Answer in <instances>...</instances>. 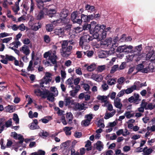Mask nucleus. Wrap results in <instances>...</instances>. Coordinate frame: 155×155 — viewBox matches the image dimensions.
<instances>
[{
    "instance_id": "obj_1",
    "label": "nucleus",
    "mask_w": 155,
    "mask_h": 155,
    "mask_svg": "<svg viewBox=\"0 0 155 155\" xmlns=\"http://www.w3.org/2000/svg\"><path fill=\"white\" fill-rule=\"evenodd\" d=\"M57 48L56 46H53V48L54 50H50L45 52L44 54V58L47 60V61L44 62L45 65L47 66H51L50 63H52V64L55 65L54 69L55 71L57 69V60L58 59L55 50Z\"/></svg>"
},
{
    "instance_id": "obj_2",
    "label": "nucleus",
    "mask_w": 155,
    "mask_h": 155,
    "mask_svg": "<svg viewBox=\"0 0 155 155\" xmlns=\"http://www.w3.org/2000/svg\"><path fill=\"white\" fill-rule=\"evenodd\" d=\"M95 27L93 30L94 33L93 36L95 38H97L99 40L105 39L107 35L106 31H104L106 27L104 25L97 24L94 25Z\"/></svg>"
},
{
    "instance_id": "obj_3",
    "label": "nucleus",
    "mask_w": 155,
    "mask_h": 155,
    "mask_svg": "<svg viewBox=\"0 0 155 155\" xmlns=\"http://www.w3.org/2000/svg\"><path fill=\"white\" fill-rule=\"evenodd\" d=\"M69 43L70 45H74L75 42L72 40L68 41L64 40L63 41L61 45V55L64 57H67L69 56L71 54V51L72 49V46L69 45L68 46Z\"/></svg>"
},
{
    "instance_id": "obj_4",
    "label": "nucleus",
    "mask_w": 155,
    "mask_h": 155,
    "mask_svg": "<svg viewBox=\"0 0 155 155\" xmlns=\"http://www.w3.org/2000/svg\"><path fill=\"white\" fill-rule=\"evenodd\" d=\"M68 15V11L66 9H63L60 14V18L56 21H53V24L56 25H61L68 23L69 19L67 18Z\"/></svg>"
},
{
    "instance_id": "obj_5",
    "label": "nucleus",
    "mask_w": 155,
    "mask_h": 155,
    "mask_svg": "<svg viewBox=\"0 0 155 155\" xmlns=\"http://www.w3.org/2000/svg\"><path fill=\"white\" fill-rule=\"evenodd\" d=\"M147 60H150L151 62L149 63L148 67L150 71L153 72L155 71V53L153 50L149 51L146 55Z\"/></svg>"
},
{
    "instance_id": "obj_6",
    "label": "nucleus",
    "mask_w": 155,
    "mask_h": 155,
    "mask_svg": "<svg viewBox=\"0 0 155 155\" xmlns=\"http://www.w3.org/2000/svg\"><path fill=\"white\" fill-rule=\"evenodd\" d=\"M45 12L47 15L50 17H52L58 15L56 13V7L53 5L51 4L46 6Z\"/></svg>"
},
{
    "instance_id": "obj_7",
    "label": "nucleus",
    "mask_w": 155,
    "mask_h": 155,
    "mask_svg": "<svg viewBox=\"0 0 155 155\" xmlns=\"http://www.w3.org/2000/svg\"><path fill=\"white\" fill-rule=\"evenodd\" d=\"M133 47L131 45H123L119 46L117 49V51L118 52H124L125 53H128L130 52L132 53Z\"/></svg>"
},
{
    "instance_id": "obj_8",
    "label": "nucleus",
    "mask_w": 155,
    "mask_h": 155,
    "mask_svg": "<svg viewBox=\"0 0 155 155\" xmlns=\"http://www.w3.org/2000/svg\"><path fill=\"white\" fill-rule=\"evenodd\" d=\"M52 74L49 72H46L45 76L41 81L40 83V85L42 87H45V85L47 84H49V82L51 80Z\"/></svg>"
},
{
    "instance_id": "obj_9",
    "label": "nucleus",
    "mask_w": 155,
    "mask_h": 155,
    "mask_svg": "<svg viewBox=\"0 0 155 155\" xmlns=\"http://www.w3.org/2000/svg\"><path fill=\"white\" fill-rule=\"evenodd\" d=\"M142 49V45H138L134 47L132 50V53H133L134 56H136L140 60L142 56L141 55Z\"/></svg>"
},
{
    "instance_id": "obj_10",
    "label": "nucleus",
    "mask_w": 155,
    "mask_h": 155,
    "mask_svg": "<svg viewBox=\"0 0 155 155\" xmlns=\"http://www.w3.org/2000/svg\"><path fill=\"white\" fill-rule=\"evenodd\" d=\"M92 38L88 34H84L80 38V45H83L89 42L92 39Z\"/></svg>"
},
{
    "instance_id": "obj_11",
    "label": "nucleus",
    "mask_w": 155,
    "mask_h": 155,
    "mask_svg": "<svg viewBox=\"0 0 155 155\" xmlns=\"http://www.w3.org/2000/svg\"><path fill=\"white\" fill-rule=\"evenodd\" d=\"M139 95L138 94L134 93L133 96H131L128 99L129 102H133L136 104L139 103L140 100L139 98Z\"/></svg>"
},
{
    "instance_id": "obj_12",
    "label": "nucleus",
    "mask_w": 155,
    "mask_h": 155,
    "mask_svg": "<svg viewBox=\"0 0 155 155\" xmlns=\"http://www.w3.org/2000/svg\"><path fill=\"white\" fill-rule=\"evenodd\" d=\"M140 84V82L137 81L134 83V85L131 87H130L128 88L125 90V93L127 94H130L134 90H138L137 89V86Z\"/></svg>"
},
{
    "instance_id": "obj_13",
    "label": "nucleus",
    "mask_w": 155,
    "mask_h": 155,
    "mask_svg": "<svg viewBox=\"0 0 155 155\" xmlns=\"http://www.w3.org/2000/svg\"><path fill=\"white\" fill-rule=\"evenodd\" d=\"M112 38H109L101 42V47L102 48H106L110 46Z\"/></svg>"
},
{
    "instance_id": "obj_14",
    "label": "nucleus",
    "mask_w": 155,
    "mask_h": 155,
    "mask_svg": "<svg viewBox=\"0 0 155 155\" xmlns=\"http://www.w3.org/2000/svg\"><path fill=\"white\" fill-rule=\"evenodd\" d=\"M20 51L25 55H28L30 53V50L27 45H24L20 48Z\"/></svg>"
},
{
    "instance_id": "obj_15",
    "label": "nucleus",
    "mask_w": 155,
    "mask_h": 155,
    "mask_svg": "<svg viewBox=\"0 0 155 155\" xmlns=\"http://www.w3.org/2000/svg\"><path fill=\"white\" fill-rule=\"evenodd\" d=\"M29 24L31 29L34 31H37L40 28L41 26V24L39 22L31 24V21H30L29 22Z\"/></svg>"
},
{
    "instance_id": "obj_16",
    "label": "nucleus",
    "mask_w": 155,
    "mask_h": 155,
    "mask_svg": "<svg viewBox=\"0 0 155 155\" xmlns=\"http://www.w3.org/2000/svg\"><path fill=\"white\" fill-rule=\"evenodd\" d=\"M96 24L97 22L94 21H92L90 24L85 23L83 26V30H89L91 32V27H94Z\"/></svg>"
},
{
    "instance_id": "obj_17",
    "label": "nucleus",
    "mask_w": 155,
    "mask_h": 155,
    "mask_svg": "<svg viewBox=\"0 0 155 155\" xmlns=\"http://www.w3.org/2000/svg\"><path fill=\"white\" fill-rule=\"evenodd\" d=\"M114 105L116 108L120 110L122 107V105L121 102V99L116 97L114 100Z\"/></svg>"
},
{
    "instance_id": "obj_18",
    "label": "nucleus",
    "mask_w": 155,
    "mask_h": 155,
    "mask_svg": "<svg viewBox=\"0 0 155 155\" xmlns=\"http://www.w3.org/2000/svg\"><path fill=\"white\" fill-rule=\"evenodd\" d=\"M104 146L103 143L99 140L94 145L96 149L99 151H101L102 150Z\"/></svg>"
},
{
    "instance_id": "obj_19",
    "label": "nucleus",
    "mask_w": 155,
    "mask_h": 155,
    "mask_svg": "<svg viewBox=\"0 0 155 155\" xmlns=\"http://www.w3.org/2000/svg\"><path fill=\"white\" fill-rule=\"evenodd\" d=\"M91 78L97 81H101L102 80L103 77L100 74H93L91 76Z\"/></svg>"
},
{
    "instance_id": "obj_20",
    "label": "nucleus",
    "mask_w": 155,
    "mask_h": 155,
    "mask_svg": "<svg viewBox=\"0 0 155 155\" xmlns=\"http://www.w3.org/2000/svg\"><path fill=\"white\" fill-rule=\"evenodd\" d=\"M75 89L69 92L70 95L72 97H74L77 93L80 90V85L76 86L74 87Z\"/></svg>"
},
{
    "instance_id": "obj_21",
    "label": "nucleus",
    "mask_w": 155,
    "mask_h": 155,
    "mask_svg": "<svg viewBox=\"0 0 155 155\" xmlns=\"http://www.w3.org/2000/svg\"><path fill=\"white\" fill-rule=\"evenodd\" d=\"M54 33L59 37H62L64 34V30L63 28H56L54 30Z\"/></svg>"
},
{
    "instance_id": "obj_22",
    "label": "nucleus",
    "mask_w": 155,
    "mask_h": 155,
    "mask_svg": "<svg viewBox=\"0 0 155 155\" xmlns=\"http://www.w3.org/2000/svg\"><path fill=\"white\" fill-rule=\"evenodd\" d=\"M106 79L107 80V84L109 85H114L116 83V79L111 78V76L109 75H108Z\"/></svg>"
},
{
    "instance_id": "obj_23",
    "label": "nucleus",
    "mask_w": 155,
    "mask_h": 155,
    "mask_svg": "<svg viewBox=\"0 0 155 155\" xmlns=\"http://www.w3.org/2000/svg\"><path fill=\"white\" fill-rule=\"evenodd\" d=\"M11 136L15 139H18L19 140V143H22L23 141V138L22 136L18 135L15 132L12 133Z\"/></svg>"
},
{
    "instance_id": "obj_24",
    "label": "nucleus",
    "mask_w": 155,
    "mask_h": 155,
    "mask_svg": "<svg viewBox=\"0 0 155 155\" xmlns=\"http://www.w3.org/2000/svg\"><path fill=\"white\" fill-rule=\"evenodd\" d=\"M37 3V5L38 7L41 9H42L44 12H45V8L46 6L45 7H44V2L42 0H38L36 1Z\"/></svg>"
},
{
    "instance_id": "obj_25",
    "label": "nucleus",
    "mask_w": 155,
    "mask_h": 155,
    "mask_svg": "<svg viewBox=\"0 0 155 155\" xmlns=\"http://www.w3.org/2000/svg\"><path fill=\"white\" fill-rule=\"evenodd\" d=\"M97 99L101 101V102H104L105 104L107 101V97L106 96H101L99 95L97 96Z\"/></svg>"
},
{
    "instance_id": "obj_26",
    "label": "nucleus",
    "mask_w": 155,
    "mask_h": 155,
    "mask_svg": "<svg viewBox=\"0 0 155 155\" xmlns=\"http://www.w3.org/2000/svg\"><path fill=\"white\" fill-rule=\"evenodd\" d=\"M108 55V52L106 51H102L100 52L98 56L100 58H104L107 57Z\"/></svg>"
},
{
    "instance_id": "obj_27",
    "label": "nucleus",
    "mask_w": 155,
    "mask_h": 155,
    "mask_svg": "<svg viewBox=\"0 0 155 155\" xmlns=\"http://www.w3.org/2000/svg\"><path fill=\"white\" fill-rule=\"evenodd\" d=\"M135 114L132 111H125L124 115L127 118L129 119L133 117L134 115Z\"/></svg>"
},
{
    "instance_id": "obj_28",
    "label": "nucleus",
    "mask_w": 155,
    "mask_h": 155,
    "mask_svg": "<svg viewBox=\"0 0 155 155\" xmlns=\"http://www.w3.org/2000/svg\"><path fill=\"white\" fill-rule=\"evenodd\" d=\"M44 13L42 11L36 13L35 15V18L37 20H40L44 18Z\"/></svg>"
},
{
    "instance_id": "obj_29",
    "label": "nucleus",
    "mask_w": 155,
    "mask_h": 155,
    "mask_svg": "<svg viewBox=\"0 0 155 155\" xmlns=\"http://www.w3.org/2000/svg\"><path fill=\"white\" fill-rule=\"evenodd\" d=\"M153 151V149L152 148H148L146 147L144 148L143 150V154L144 155H149Z\"/></svg>"
},
{
    "instance_id": "obj_30",
    "label": "nucleus",
    "mask_w": 155,
    "mask_h": 155,
    "mask_svg": "<svg viewBox=\"0 0 155 155\" xmlns=\"http://www.w3.org/2000/svg\"><path fill=\"white\" fill-rule=\"evenodd\" d=\"M75 108L76 110H85L87 108V107L85 106V104H76L75 105Z\"/></svg>"
},
{
    "instance_id": "obj_31",
    "label": "nucleus",
    "mask_w": 155,
    "mask_h": 155,
    "mask_svg": "<svg viewBox=\"0 0 155 155\" xmlns=\"http://www.w3.org/2000/svg\"><path fill=\"white\" fill-rule=\"evenodd\" d=\"M116 110H113V111L109 113H107L105 114L104 118L106 119H107L110 117H112L116 113Z\"/></svg>"
},
{
    "instance_id": "obj_32",
    "label": "nucleus",
    "mask_w": 155,
    "mask_h": 155,
    "mask_svg": "<svg viewBox=\"0 0 155 155\" xmlns=\"http://www.w3.org/2000/svg\"><path fill=\"white\" fill-rule=\"evenodd\" d=\"M52 23V24H48L46 26V30L48 32H51L53 29L54 27L53 25H55L53 24V22Z\"/></svg>"
},
{
    "instance_id": "obj_33",
    "label": "nucleus",
    "mask_w": 155,
    "mask_h": 155,
    "mask_svg": "<svg viewBox=\"0 0 155 155\" xmlns=\"http://www.w3.org/2000/svg\"><path fill=\"white\" fill-rule=\"evenodd\" d=\"M50 90L52 92V94H53L54 96L56 97L58 95V91L55 87H51L50 88Z\"/></svg>"
},
{
    "instance_id": "obj_34",
    "label": "nucleus",
    "mask_w": 155,
    "mask_h": 155,
    "mask_svg": "<svg viewBox=\"0 0 155 155\" xmlns=\"http://www.w3.org/2000/svg\"><path fill=\"white\" fill-rule=\"evenodd\" d=\"M127 60L129 61H132L134 58L136 59V61H138L139 60L137 57L136 56H134L133 53H132L131 55H129L127 56Z\"/></svg>"
},
{
    "instance_id": "obj_35",
    "label": "nucleus",
    "mask_w": 155,
    "mask_h": 155,
    "mask_svg": "<svg viewBox=\"0 0 155 155\" xmlns=\"http://www.w3.org/2000/svg\"><path fill=\"white\" fill-rule=\"evenodd\" d=\"M66 117L68 122L70 123H71L73 118V115L70 112L67 113Z\"/></svg>"
},
{
    "instance_id": "obj_36",
    "label": "nucleus",
    "mask_w": 155,
    "mask_h": 155,
    "mask_svg": "<svg viewBox=\"0 0 155 155\" xmlns=\"http://www.w3.org/2000/svg\"><path fill=\"white\" fill-rule=\"evenodd\" d=\"M66 83L67 84L69 85V87H71L72 89L74 88V86L72 79L70 78L68 79L66 81Z\"/></svg>"
},
{
    "instance_id": "obj_37",
    "label": "nucleus",
    "mask_w": 155,
    "mask_h": 155,
    "mask_svg": "<svg viewBox=\"0 0 155 155\" xmlns=\"http://www.w3.org/2000/svg\"><path fill=\"white\" fill-rule=\"evenodd\" d=\"M96 68V65L94 64H92L88 66L87 68V70L89 71H92Z\"/></svg>"
},
{
    "instance_id": "obj_38",
    "label": "nucleus",
    "mask_w": 155,
    "mask_h": 155,
    "mask_svg": "<svg viewBox=\"0 0 155 155\" xmlns=\"http://www.w3.org/2000/svg\"><path fill=\"white\" fill-rule=\"evenodd\" d=\"M72 127H66L64 128V130L66 135H69L71 134V131Z\"/></svg>"
},
{
    "instance_id": "obj_39",
    "label": "nucleus",
    "mask_w": 155,
    "mask_h": 155,
    "mask_svg": "<svg viewBox=\"0 0 155 155\" xmlns=\"http://www.w3.org/2000/svg\"><path fill=\"white\" fill-rule=\"evenodd\" d=\"M104 106L107 107V109L109 111L113 110V107L112 105L108 101H107L105 104H104Z\"/></svg>"
},
{
    "instance_id": "obj_40",
    "label": "nucleus",
    "mask_w": 155,
    "mask_h": 155,
    "mask_svg": "<svg viewBox=\"0 0 155 155\" xmlns=\"http://www.w3.org/2000/svg\"><path fill=\"white\" fill-rule=\"evenodd\" d=\"M85 10L88 11L89 12H91L94 11V7L93 6H91L88 5H87L85 7Z\"/></svg>"
},
{
    "instance_id": "obj_41",
    "label": "nucleus",
    "mask_w": 155,
    "mask_h": 155,
    "mask_svg": "<svg viewBox=\"0 0 155 155\" xmlns=\"http://www.w3.org/2000/svg\"><path fill=\"white\" fill-rule=\"evenodd\" d=\"M18 29L21 31H24L25 30H27L28 28L24 24L22 23L18 26Z\"/></svg>"
},
{
    "instance_id": "obj_42",
    "label": "nucleus",
    "mask_w": 155,
    "mask_h": 155,
    "mask_svg": "<svg viewBox=\"0 0 155 155\" xmlns=\"http://www.w3.org/2000/svg\"><path fill=\"white\" fill-rule=\"evenodd\" d=\"M15 110V107L13 105H8L6 107L7 111L10 113L12 112Z\"/></svg>"
},
{
    "instance_id": "obj_43",
    "label": "nucleus",
    "mask_w": 155,
    "mask_h": 155,
    "mask_svg": "<svg viewBox=\"0 0 155 155\" xmlns=\"http://www.w3.org/2000/svg\"><path fill=\"white\" fill-rule=\"evenodd\" d=\"M91 142L89 140H88L86 142L85 145V147H86V149L87 150L89 151L91 149Z\"/></svg>"
},
{
    "instance_id": "obj_44",
    "label": "nucleus",
    "mask_w": 155,
    "mask_h": 155,
    "mask_svg": "<svg viewBox=\"0 0 155 155\" xmlns=\"http://www.w3.org/2000/svg\"><path fill=\"white\" fill-rule=\"evenodd\" d=\"M21 44V42L18 40L14 41L10 44L11 46L14 45V47L15 48H17L18 46Z\"/></svg>"
},
{
    "instance_id": "obj_45",
    "label": "nucleus",
    "mask_w": 155,
    "mask_h": 155,
    "mask_svg": "<svg viewBox=\"0 0 155 155\" xmlns=\"http://www.w3.org/2000/svg\"><path fill=\"white\" fill-rule=\"evenodd\" d=\"M33 61H30L29 62V64L27 68V70L28 71H32L34 70V67L32 66Z\"/></svg>"
},
{
    "instance_id": "obj_46",
    "label": "nucleus",
    "mask_w": 155,
    "mask_h": 155,
    "mask_svg": "<svg viewBox=\"0 0 155 155\" xmlns=\"http://www.w3.org/2000/svg\"><path fill=\"white\" fill-rule=\"evenodd\" d=\"M97 124L99 127L104 128V125L103 119H101L99 120L97 122Z\"/></svg>"
},
{
    "instance_id": "obj_47",
    "label": "nucleus",
    "mask_w": 155,
    "mask_h": 155,
    "mask_svg": "<svg viewBox=\"0 0 155 155\" xmlns=\"http://www.w3.org/2000/svg\"><path fill=\"white\" fill-rule=\"evenodd\" d=\"M118 68V64L114 65L110 71V73L113 74L114 73Z\"/></svg>"
},
{
    "instance_id": "obj_48",
    "label": "nucleus",
    "mask_w": 155,
    "mask_h": 155,
    "mask_svg": "<svg viewBox=\"0 0 155 155\" xmlns=\"http://www.w3.org/2000/svg\"><path fill=\"white\" fill-rule=\"evenodd\" d=\"M81 19L82 21L84 22H88L87 16V15L82 14L81 16Z\"/></svg>"
},
{
    "instance_id": "obj_49",
    "label": "nucleus",
    "mask_w": 155,
    "mask_h": 155,
    "mask_svg": "<svg viewBox=\"0 0 155 155\" xmlns=\"http://www.w3.org/2000/svg\"><path fill=\"white\" fill-rule=\"evenodd\" d=\"M29 127L31 130H35L39 128V127L38 125L32 123L30 124Z\"/></svg>"
},
{
    "instance_id": "obj_50",
    "label": "nucleus",
    "mask_w": 155,
    "mask_h": 155,
    "mask_svg": "<svg viewBox=\"0 0 155 155\" xmlns=\"http://www.w3.org/2000/svg\"><path fill=\"white\" fill-rule=\"evenodd\" d=\"M35 94L38 96H41L43 95V92L40 89H36L34 91Z\"/></svg>"
},
{
    "instance_id": "obj_51",
    "label": "nucleus",
    "mask_w": 155,
    "mask_h": 155,
    "mask_svg": "<svg viewBox=\"0 0 155 155\" xmlns=\"http://www.w3.org/2000/svg\"><path fill=\"white\" fill-rule=\"evenodd\" d=\"M53 94L50 93L47 97V99L51 102H53L54 100V97Z\"/></svg>"
},
{
    "instance_id": "obj_52",
    "label": "nucleus",
    "mask_w": 155,
    "mask_h": 155,
    "mask_svg": "<svg viewBox=\"0 0 155 155\" xmlns=\"http://www.w3.org/2000/svg\"><path fill=\"white\" fill-rule=\"evenodd\" d=\"M77 16V13L75 12H73L71 14V18L73 22L76 19Z\"/></svg>"
},
{
    "instance_id": "obj_53",
    "label": "nucleus",
    "mask_w": 155,
    "mask_h": 155,
    "mask_svg": "<svg viewBox=\"0 0 155 155\" xmlns=\"http://www.w3.org/2000/svg\"><path fill=\"white\" fill-rule=\"evenodd\" d=\"M44 40L45 42L48 43L50 41V38L48 35H45L44 36Z\"/></svg>"
},
{
    "instance_id": "obj_54",
    "label": "nucleus",
    "mask_w": 155,
    "mask_h": 155,
    "mask_svg": "<svg viewBox=\"0 0 155 155\" xmlns=\"http://www.w3.org/2000/svg\"><path fill=\"white\" fill-rule=\"evenodd\" d=\"M90 122L87 119L83 120L81 122V124L84 126H87L90 124Z\"/></svg>"
},
{
    "instance_id": "obj_55",
    "label": "nucleus",
    "mask_w": 155,
    "mask_h": 155,
    "mask_svg": "<svg viewBox=\"0 0 155 155\" xmlns=\"http://www.w3.org/2000/svg\"><path fill=\"white\" fill-rule=\"evenodd\" d=\"M23 43L25 45H28L30 44L31 41L28 38H25L22 41Z\"/></svg>"
},
{
    "instance_id": "obj_56",
    "label": "nucleus",
    "mask_w": 155,
    "mask_h": 155,
    "mask_svg": "<svg viewBox=\"0 0 155 155\" xmlns=\"http://www.w3.org/2000/svg\"><path fill=\"white\" fill-rule=\"evenodd\" d=\"M31 3L30 5V12H32L35 8V4L33 0H31Z\"/></svg>"
},
{
    "instance_id": "obj_57",
    "label": "nucleus",
    "mask_w": 155,
    "mask_h": 155,
    "mask_svg": "<svg viewBox=\"0 0 155 155\" xmlns=\"http://www.w3.org/2000/svg\"><path fill=\"white\" fill-rule=\"evenodd\" d=\"M117 124V120H115L113 122L109 123L108 124V127H113L115 126Z\"/></svg>"
},
{
    "instance_id": "obj_58",
    "label": "nucleus",
    "mask_w": 155,
    "mask_h": 155,
    "mask_svg": "<svg viewBox=\"0 0 155 155\" xmlns=\"http://www.w3.org/2000/svg\"><path fill=\"white\" fill-rule=\"evenodd\" d=\"M12 124V120L11 119H10L5 122V124L4 125H5V127H8L11 126Z\"/></svg>"
},
{
    "instance_id": "obj_59",
    "label": "nucleus",
    "mask_w": 155,
    "mask_h": 155,
    "mask_svg": "<svg viewBox=\"0 0 155 155\" xmlns=\"http://www.w3.org/2000/svg\"><path fill=\"white\" fill-rule=\"evenodd\" d=\"M13 119L14 120L15 122V123L16 124L19 123V120L17 114H14Z\"/></svg>"
},
{
    "instance_id": "obj_60",
    "label": "nucleus",
    "mask_w": 155,
    "mask_h": 155,
    "mask_svg": "<svg viewBox=\"0 0 155 155\" xmlns=\"http://www.w3.org/2000/svg\"><path fill=\"white\" fill-rule=\"evenodd\" d=\"M75 72L76 73L80 75L82 74V73L81 70V68H80L78 67L76 68Z\"/></svg>"
},
{
    "instance_id": "obj_61",
    "label": "nucleus",
    "mask_w": 155,
    "mask_h": 155,
    "mask_svg": "<svg viewBox=\"0 0 155 155\" xmlns=\"http://www.w3.org/2000/svg\"><path fill=\"white\" fill-rule=\"evenodd\" d=\"M60 73L62 79H64L66 76V74L65 71L64 70H61V71Z\"/></svg>"
},
{
    "instance_id": "obj_62",
    "label": "nucleus",
    "mask_w": 155,
    "mask_h": 155,
    "mask_svg": "<svg viewBox=\"0 0 155 155\" xmlns=\"http://www.w3.org/2000/svg\"><path fill=\"white\" fill-rule=\"evenodd\" d=\"M55 110H56L57 111V113L59 115H62L64 112L63 111L60 110L58 107L55 108Z\"/></svg>"
},
{
    "instance_id": "obj_63",
    "label": "nucleus",
    "mask_w": 155,
    "mask_h": 155,
    "mask_svg": "<svg viewBox=\"0 0 155 155\" xmlns=\"http://www.w3.org/2000/svg\"><path fill=\"white\" fill-rule=\"evenodd\" d=\"M12 39V37H10L4 38L2 40V42L3 43H7Z\"/></svg>"
},
{
    "instance_id": "obj_64",
    "label": "nucleus",
    "mask_w": 155,
    "mask_h": 155,
    "mask_svg": "<svg viewBox=\"0 0 155 155\" xmlns=\"http://www.w3.org/2000/svg\"><path fill=\"white\" fill-rule=\"evenodd\" d=\"M85 118L86 119L89 120L91 122V120L93 118L92 114H89L85 115Z\"/></svg>"
}]
</instances>
